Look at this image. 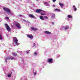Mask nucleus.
Returning a JSON list of instances; mask_svg holds the SVG:
<instances>
[{"label":"nucleus","mask_w":80,"mask_h":80,"mask_svg":"<svg viewBox=\"0 0 80 80\" xmlns=\"http://www.w3.org/2000/svg\"><path fill=\"white\" fill-rule=\"evenodd\" d=\"M5 25L6 26V27L7 28V30H8V32H10V31H11V29H10V28L8 25L7 24H5Z\"/></svg>","instance_id":"nucleus-1"},{"label":"nucleus","mask_w":80,"mask_h":80,"mask_svg":"<svg viewBox=\"0 0 80 80\" xmlns=\"http://www.w3.org/2000/svg\"><path fill=\"white\" fill-rule=\"evenodd\" d=\"M13 40L14 41V42L16 44V45H18V40L17 39L16 37H14L13 38Z\"/></svg>","instance_id":"nucleus-2"},{"label":"nucleus","mask_w":80,"mask_h":80,"mask_svg":"<svg viewBox=\"0 0 80 80\" xmlns=\"http://www.w3.org/2000/svg\"><path fill=\"white\" fill-rule=\"evenodd\" d=\"M3 9L7 12H8L9 13H10V10L8 8H3Z\"/></svg>","instance_id":"nucleus-3"},{"label":"nucleus","mask_w":80,"mask_h":80,"mask_svg":"<svg viewBox=\"0 0 80 80\" xmlns=\"http://www.w3.org/2000/svg\"><path fill=\"white\" fill-rule=\"evenodd\" d=\"M41 15H45L46 14V12L45 11L42 10L41 12Z\"/></svg>","instance_id":"nucleus-4"},{"label":"nucleus","mask_w":80,"mask_h":80,"mask_svg":"<svg viewBox=\"0 0 80 80\" xmlns=\"http://www.w3.org/2000/svg\"><path fill=\"white\" fill-rule=\"evenodd\" d=\"M16 25L18 28H21V27H20V24H19V23H17L16 24Z\"/></svg>","instance_id":"nucleus-5"},{"label":"nucleus","mask_w":80,"mask_h":80,"mask_svg":"<svg viewBox=\"0 0 80 80\" xmlns=\"http://www.w3.org/2000/svg\"><path fill=\"white\" fill-rule=\"evenodd\" d=\"M36 12L37 13H40L42 12V10L40 9H37L36 10Z\"/></svg>","instance_id":"nucleus-6"},{"label":"nucleus","mask_w":80,"mask_h":80,"mask_svg":"<svg viewBox=\"0 0 80 80\" xmlns=\"http://www.w3.org/2000/svg\"><path fill=\"white\" fill-rule=\"evenodd\" d=\"M48 61L49 63H52V59H48Z\"/></svg>","instance_id":"nucleus-7"},{"label":"nucleus","mask_w":80,"mask_h":80,"mask_svg":"<svg viewBox=\"0 0 80 80\" xmlns=\"http://www.w3.org/2000/svg\"><path fill=\"white\" fill-rule=\"evenodd\" d=\"M27 36L28 38H33V36L32 35H28Z\"/></svg>","instance_id":"nucleus-8"},{"label":"nucleus","mask_w":80,"mask_h":80,"mask_svg":"<svg viewBox=\"0 0 80 80\" xmlns=\"http://www.w3.org/2000/svg\"><path fill=\"white\" fill-rule=\"evenodd\" d=\"M29 17H30L31 18H34L35 17V16H33V14H30L29 15Z\"/></svg>","instance_id":"nucleus-9"},{"label":"nucleus","mask_w":80,"mask_h":80,"mask_svg":"<svg viewBox=\"0 0 80 80\" xmlns=\"http://www.w3.org/2000/svg\"><path fill=\"white\" fill-rule=\"evenodd\" d=\"M42 20H44V18H43V17L42 16H40L39 17Z\"/></svg>","instance_id":"nucleus-10"},{"label":"nucleus","mask_w":80,"mask_h":80,"mask_svg":"<svg viewBox=\"0 0 80 80\" xmlns=\"http://www.w3.org/2000/svg\"><path fill=\"white\" fill-rule=\"evenodd\" d=\"M31 30H37V28L32 27L31 28Z\"/></svg>","instance_id":"nucleus-11"},{"label":"nucleus","mask_w":80,"mask_h":80,"mask_svg":"<svg viewBox=\"0 0 80 80\" xmlns=\"http://www.w3.org/2000/svg\"><path fill=\"white\" fill-rule=\"evenodd\" d=\"M45 33H46V34H50L51 33V32H49L47 31H45Z\"/></svg>","instance_id":"nucleus-12"},{"label":"nucleus","mask_w":80,"mask_h":80,"mask_svg":"<svg viewBox=\"0 0 80 80\" xmlns=\"http://www.w3.org/2000/svg\"><path fill=\"white\" fill-rule=\"evenodd\" d=\"M59 5L60 6V7H63L64 5L63 3H61V2H60L59 3Z\"/></svg>","instance_id":"nucleus-13"},{"label":"nucleus","mask_w":80,"mask_h":80,"mask_svg":"<svg viewBox=\"0 0 80 80\" xmlns=\"http://www.w3.org/2000/svg\"><path fill=\"white\" fill-rule=\"evenodd\" d=\"M73 8H74V11H76V10H77V8L75 7V6L74 5L73 6Z\"/></svg>","instance_id":"nucleus-14"},{"label":"nucleus","mask_w":80,"mask_h":80,"mask_svg":"<svg viewBox=\"0 0 80 80\" xmlns=\"http://www.w3.org/2000/svg\"><path fill=\"white\" fill-rule=\"evenodd\" d=\"M7 59H11V60H13V58H12V57H11L10 58H7Z\"/></svg>","instance_id":"nucleus-15"},{"label":"nucleus","mask_w":80,"mask_h":80,"mask_svg":"<svg viewBox=\"0 0 80 80\" xmlns=\"http://www.w3.org/2000/svg\"><path fill=\"white\" fill-rule=\"evenodd\" d=\"M11 75H12L10 73L8 74V77H11Z\"/></svg>","instance_id":"nucleus-16"},{"label":"nucleus","mask_w":80,"mask_h":80,"mask_svg":"<svg viewBox=\"0 0 80 80\" xmlns=\"http://www.w3.org/2000/svg\"><path fill=\"white\" fill-rule=\"evenodd\" d=\"M55 11H60V9H55Z\"/></svg>","instance_id":"nucleus-17"},{"label":"nucleus","mask_w":80,"mask_h":80,"mask_svg":"<svg viewBox=\"0 0 80 80\" xmlns=\"http://www.w3.org/2000/svg\"><path fill=\"white\" fill-rule=\"evenodd\" d=\"M12 54L14 56H17V53H15L14 52Z\"/></svg>","instance_id":"nucleus-18"},{"label":"nucleus","mask_w":80,"mask_h":80,"mask_svg":"<svg viewBox=\"0 0 80 80\" xmlns=\"http://www.w3.org/2000/svg\"><path fill=\"white\" fill-rule=\"evenodd\" d=\"M69 28V27L68 26H66L65 28V29H68Z\"/></svg>","instance_id":"nucleus-19"},{"label":"nucleus","mask_w":80,"mask_h":80,"mask_svg":"<svg viewBox=\"0 0 80 80\" xmlns=\"http://www.w3.org/2000/svg\"><path fill=\"white\" fill-rule=\"evenodd\" d=\"M68 17L69 18H72V16L70 15H68Z\"/></svg>","instance_id":"nucleus-20"},{"label":"nucleus","mask_w":80,"mask_h":80,"mask_svg":"<svg viewBox=\"0 0 80 80\" xmlns=\"http://www.w3.org/2000/svg\"><path fill=\"white\" fill-rule=\"evenodd\" d=\"M0 40H2V37L0 33Z\"/></svg>","instance_id":"nucleus-21"},{"label":"nucleus","mask_w":80,"mask_h":80,"mask_svg":"<svg viewBox=\"0 0 80 80\" xmlns=\"http://www.w3.org/2000/svg\"><path fill=\"white\" fill-rule=\"evenodd\" d=\"M44 18H45L46 19H48V17H47V16H44Z\"/></svg>","instance_id":"nucleus-22"},{"label":"nucleus","mask_w":80,"mask_h":80,"mask_svg":"<svg viewBox=\"0 0 80 80\" xmlns=\"http://www.w3.org/2000/svg\"><path fill=\"white\" fill-rule=\"evenodd\" d=\"M51 16L52 17H55V14H53V16H52V15H51Z\"/></svg>","instance_id":"nucleus-23"},{"label":"nucleus","mask_w":80,"mask_h":80,"mask_svg":"<svg viewBox=\"0 0 80 80\" xmlns=\"http://www.w3.org/2000/svg\"><path fill=\"white\" fill-rule=\"evenodd\" d=\"M6 18L7 19H9V18L8 17H6Z\"/></svg>","instance_id":"nucleus-24"},{"label":"nucleus","mask_w":80,"mask_h":80,"mask_svg":"<svg viewBox=\"0 0 80 80\" xmlns=\"http://www.w3.org/2000/svg\"><path fill=\"white\" fill-rule=\"evenodd\" d=\"M34 55H37V52H35L34 53Z\"/></svg>","instance_id":"nucleus-25"},{"label":"nucleus","mask_w":80,"mask_h":80,"mask_svg":"<svg viewBox=\"0 0 80 80\" xmlns=\"http://www.w3.org/2000/svg\"><path fill=\"white\" fill-rule=\"evenodd\" d=\"M56 1V0H53V2H55Z\"/></svg>","instance_id":"nucleus-26"},{"label":"nucleus","mask_w":80,"mask_h":80,"mask_svg":"<svg viewBox=\"0 0 80 80\" xmlns=\"http://www.w3.org/2000/svg\"><path fill=\"white\" fill-rule=\"evenodd\" d=\"M5 60L6 62H7V59H5Z\"/></svg>","instance_id":"nucleus-27"},{"label":"nucleus","mask_w":80,"mask_h":80,"mask_svg":"<svg viewBox=\"0 0 80 80\" xmlns=\"http://www.w3.org/2000/svg\"><path fill=\"white\" fill-rule=\"evenodd\" d=\"M45 3L46 4H47V2H45Z\"/></svg>","instance_id":"nucleus-28"},{"label":"nucleus","mask_w":80,"mask_h":80,"mask_svg":"<svg viewBox=\"0 0 80 80\" xmlns=\"http://www.w3.org/2000/svg\"><path fill=\"white\" fill-rule=\"evenodd\" d=\"M53 7H55V5H53Z\"/></svg>","instance_id":"nucleus-29"},{"label":"nucleus","mask_w":80,"mask_h":80,"mask_svg":"<svg viewBox=\"0 0 80 80\" xmlns=\"http://www.w3.org/2000/svg\"><path fill=\"white\" fill-rule=\"evenodd\" d=\"M35 43L33 44V47H34V46H35Z\"/></svg>","instance_id":"nucleus-30"},{"label":"nucleus","mask_w":80,"mask_h":80,"mask_svg":"<svg viewBox=\"0 0 80 80\" xmlns=\"http://www.w3.org/2000/svg\"><path fill=\"white\" fill-rule=\"evenodd\" d=\"M28 51H27V53H28Z\"/></svg>","instance_id":"nucleus-31"},{"label":"nucleus","mask_w":80,"mask_h":80,"mask_svg":"<svg viewBox=\"0 0 80 80\" xmlns=\"http://www.w3.org/2000/svg\"><path fill=\"white\" fill-rule=\"evenodd\" d=\"M36 75V73H34V75Z\"/></svg>","instance_id":"nucleus-32"},{"label":"nucleus","mask_w":80,"mask_h":80,"mask_svg":"<svg viewBox=\"0 0 80 80\" xmlns=\"http://www.w3.org/2000/svg\"><path fill=\"white\" fill-rule=\"evenodd\" d=\"M36 0L37 1L38 0Z\"/></svg>","instance_id":"nucleus-33"}]
</instances>
